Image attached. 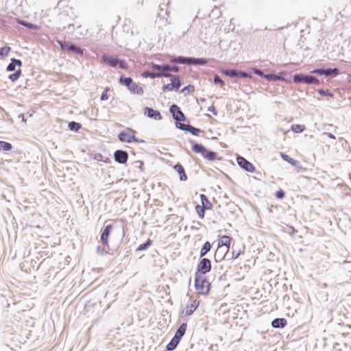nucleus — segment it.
Returning <instances> with one entry per match:
<instances>
[{"label": "nucleus", "mask_w": 351, "mask_h": 351, "mask_svg": "<svg viewBox=\"0 0 351 351\" xmlns=\"http://www.w3.org/2000/svg\"><path fill=\"white\" fill-rule=\"evenodd\" d=\"M189 142L191 144V150L196 154H201L204 158L209 161L221 160L222 157L219 156L217 153L208 149L201 143H198L192 139Z\"/></svg>", "instance_id": "f257e3e1"}, {"label": "nucleus", "mask_w": 351, "mask_h": 351, "mask_svg": "<svg viewBox=\"0 0 351 351\" xmlns=\"http://www.w3.org/2000/svg\"><path fill=\"white\" fill-rule=\"evenodd\" d=\"M119 83L127 87L128 90L132 94L141 95L143 93V89L138 86L132 77L121 75L119 79Z\"/></svg>", "instance_id": "f03ea898"}, {"label": "nucleus", "mask_w": 351, "mask_h": 351, "mask_svg": "<svg viewBox=\"0 0 351 351\" xmlns=\"http://www.w3.org/2000/svg\"><path fill=\"white\" fill-rule=\"evenodd\" d=\"M101 60L104 64L113 68L126 69L128 67L126 62L117 56L104 53L101 57Z\"/></svg>", "instance_id": "7ed1b4c3"}, {"label": "nucleus", "mask_w": 351, "mask_h": 351, "mask_svg": "<svg viewBox=\"0 0 351 351\" xmlns=\"http://www.w3.org/2000/svg\"><path fill=\"white\" fill-rule=\"evenodd\" d=\"M150 67L154 70L157 71L158 73L163 74L162 77H169L171 74V72L178 73L180 71V67L176 65H170L168 64H158L154 62L150 63Z\"/></svg>", "instance_id": "20e7f679"}, {"label": "nucleus", "mask_w": 351, "mask_h": 351, "mask_svg": "<svg viewBox=\"0 0 351 351\" xmlns=\"http://www.w3.org/2000/svg\"><path fill=\"white\" fill-rule=\"evenodd\" d=\"M57 43L61 49L66 53L81 56L84 55V49L70 41L57 40Z\"/></svg>", "instance_id": "39448f33"}, {"label": "nucleus", "mask_w": 351, "mask_h": 351, "mask_svg": "<svg viewBox=\"0 0 351 351\" xmlns=\"http://www.w3.org/2000/svg\"><path fill=\"white\" fill-rule=\"evenodd\" d=\"M195 287L199 294L208 295L210 289V283L206 276H195Z\"/></svg>", "instance_id": "423d86ee"}, {"label": "nucleus", "mask_w": 351, "mask_h": 351, "mask_svg": "<svg viewBox=\"0 0 351 351\" xmlns=\"http://www.w3.org/2000/svg\"><path fill=\"white\" fill-rule=\"evenodd\" d=\"M293 81L295 84L319 85L320 81L313 76L305 73H295L293 75Z\"/></svg>", "instance_id": "0eeeda50"}, {"label": "nucleus", "mask_w": 351, "mask_h": 351, "mask_svg": "<svg viewBox=\"0 0 351 351\" xmlns=\"http://www.w3.org/2000/svg\"><path fill=\"white\" fill-rule=\"evenodd\" d=\"M310 73L319 76H324L326 78H334L340 74V71L337 67L329 68L322 66L314 69Z\"/></svg>", "instance_id": "6e6552de"}, {"label": "nucleus", "mask_w": 351, "mask_h": 351, "mask_svg": "<svg viewBox=\"0 0 351 351\" xmlns=\"http://www.w3.org/2000/svg\"><path fill=\"white\" fill-rule=\"evenodd\" d=\"M212 269L211 261L208 258H200L197 269L195 273V276H204L209 273Z\"/></svg>", "instance_id": "1a4fd4ad"}, {"label": "nucleus", "mask_w": 351, "mask_h": 351, "mask_svg": "<svg viewBox=\"0 0 351 351\" xmlns=\"http://www.w3.org/2000/svg\"><path fill=\"white\" fill-rule=\"evenodd\" d=\"M113 228L112 224H107L106 225L103 229H101V232L100 235V242L104 247H106L107 250H110V247L109 245V237L111 234L112 230Z\"/></svg>", "instance_id": "9d476101"}, {"label": "nucleus", "mask_w": 351, "mask_h": 351, "mask_svg": "<svg viewBox=\"0 0 351 351\" xmlns=\"http://www.w3.org/2000/svg\"><path fill=\"white\" fill-rule=\"evenodd\" d=\"M126 130H121L118 134V138L121 142L131 143L132 141H136V137L135 136V131L131 128H128Z\"/></svg>", "instance_id": "9b49d317"}, {"label": "nucleus", "mask_w": 351, "mask_h": 351, "mask_svg": "<svg viewBox=\"0 0 351 351\" xmlns=\"http://www.w3.org/2000/svg\"><path fill=\"white\" fill-rule=\"evenodd\" d=\"M169 112L171 114L173 119L175 120L176 123L184 121L186 119L180 108L175 104L170 106Z\"/></svg>", "instance_id": "f8f14e48"}, {"label": "nucleus", "mask_w": 351, "mask_h": 351, "mask_svg": "<svg viewBox=\"0 0 351 351\" xmlns=\"http://www.w3.org/2000/svg\"><path fill=\"white\" fill-rule=\"evenodd\" d=\"M237 162L241 168L247 172L253 173L256 171L254 165L241 156H237Z\"/></svg>", "instance_id": "ddd939ff"}, {"label": "nucleus", "mask_w": 351, "mask_h": 351, "mask_svg": "<svg viewBox=\"0 0 351 351\" xmlns=\"http://www.w3.org/2000/svg\"><path fill=\"white\" fill-rule=\"evenodd\" d=\"M176 127L182 131L189 132L194 136H199L200 133L203 132L202 130L195 128L189 123L185 124L182 123H176Z\"/></svg>", "instance_id": "4468645a"}, {"label": "nucleus", "mask_w": 351, "mask_h": 351, "mask_svg": "<svg viewBox=\"0 0 351 351\" xmlns=\"http://www.w3.org/2000/svg\"><path fill=\"white\" fill-rule=\"evenodd\" d=\"M228 252L229 250L224 247H220L217 246L214 254L215 261L218 263L221 262L224 259H228Z\"/></svg>", "instance_id": "2eb2a0df"}, {"label": "nucleus", "mask_w": 351, "mask_h": 351, "mask_svg": "<svg viewBox=\"0 0 351 351\" xmlns=\"http://www.w3.org/2000/svg\"><path fill=\"white\" fill-rule=\"evenodd\" d=\"M114 158L115 162L124 165L128 160V153L122 149H117L114 152Z\"/></svg>", "instance_id": "dca6fc26"}, {"label": "nucleus", "mask_w": 351, "mask_h": 351, "mask_svg": "<svg viewBox=\"0 0 351 351\" xmlns=\"http://www.w3.org/2000/svg\"><path fill=\"white\" fill-rule=\"evenodd\" d=\"M144 114L147 117L154 120H161L162 119L161 113L158 110H154L152 107H145L144 108Z\"/></svg>", "instance_id": "f3484780"}, {"label": "nucleus", "mask_w": 351, "mask_h": 351, "mask_svg": "<svg viewBox=\"0 0 351 351\" xmlns=\"http://www.w3.org/2000/svg\"><path fill=\"white\" fill-rule=\"evenodd\" d=\"M287 72L285 71H280L278 74L267 73V75L266 76V80L269 82H287V80L285 78Z\"/></svg>", "instance_id": "a211bd4d"}, {"label": "nucleus", "mask_w": 351, "mask_h": 351, "mask_svg": "<svg viewBox=\"0 0 351 351\" xmlns=\"http://www.w3.org/2000/svg\"><path fill=\"white\" fill-rule=\"evenodd\" d=\"M287 325V320L284 317H277L271 321V326L276 329L284 328Z\"/></svg>", "instance_id": "6ab92c4d"}, {"label": "nucleus", "mask_w": 351, "mask_h": 351, "mask_svg": "<svg viewBox=\"0 0 351 351\" xmlns=\"http://www.w3.org/2000/svg\"><path fill=\"white\" fill-rule=\"evenodd\" d=\"M232 237L228 235H223L219 238L217 242V246L220 247L227 248L230 250Z\"/></svg>", "instance_id": "aec40b11"}, {"label": "nucleus", "mask_w": 351, "mask_h": 351, "mask_svg": "<svg viewBox=\"0 0 351 351\" xmlns=\"http://www.w3.org/2000/svg\"><path fill=\"white\" fill-rule=\"evenodd\" d=\"M280 156L283 160L287 162L289 164L295 167L296 169H302L301 164L298 160L291 158L289 155L283 152H280Z\"/></svg>", "instance_id": "412c9836"}, {"label": "nucleus", "mask_w": 351, "mask_h": 351, "mask_svg": "<svg viewBox=\"0 0 351 351\" xmlns=\"http://www.w3.org/2000/svg\"><path fill=\"white\" fill-rule=\"evenodd\" d=\"M173 168L179 174V178L180 181H186L187 180V176L185 172V169L180 163H176L175 165H173Z\"/></svg>", "instance_id": "4be33fe9"}, {"label": "nucleus", "mask_w": 351, "mask_h": 351, "mask_svg": "<svg viewBox=\"0 0 351 351\" xmlns=\"http://www.w3.org/2000/svg\"><path fill=\"white\" fill-rule=\"evenodd\" d=\"M220 72L226 76L231 78H239L240 70L237 69H221Z\"/></svg>", "instance_id": "5701e85b"}, {"label": "nucleus", "mask_w": 351, "mask_h": 351, "mask_svg": "<svg viewBox=\"0 0 351 351\" xmlns=\"http://www.w3.org/2000/svg\"><path fill=\"white\" fill-rule=\"evenodd\" d=\"M187 328V324L184 322L180 324V326L178 328L174 335V337L179 339L180 341L184 335Z\"/></svg>", "instance_id": "b1692460"}, {"label": "nucleus", "mask_w": 351, "mask_h": 351, "mask_svg": "<svg viewBox=\"0 0 351 351\" xmlns=\"http://www.w3.org/2000/svg\"><path fill=\"white\" fill-rule=\"evenodd\" d=\"M21 65H22L21 60L13 58L11 59V62L7 66L6 71L8 72L15 71H16V66H19V67H21Z\"/></svg>", "instance_id": "393cba45"}, {"label": "nucleus", "mask_w": 351, "mask_h": 351, "mask_svg": "<svg viewBox=\"0 0 351 351\" xmlns=\"http://www.w3.org/2000/svg\"><path fill=\"white\" fill-rule=\"evenodd\" d=\"M199 304V301L193 300L191 304H187L186 306V315H191L197 309Z\"/></svg>", "instance_id": "a878e982"}, {"label": "nucleus", "mask_w": 351, "mask_h": 351, "mask_svg": "<svg viewBox=\"0 0 351 351\" xmlns=\"http://www.w3.org/2000/svg\"><path fill=\"white\" fill-rule=\"evenodd\" d=\"M172 86L175 91H178L182 86L180 77L178 75H172L170 77Z\"/></svg>", "instance_id": "bb28decb"}, {"label": "nucleus", "mask_w": 351, "mask_h": 351, "mask_svg": "<svg viewBox=\"0 0 351 351\" xmlns=\"http://www.w3.org/2000/svg\"><path fill=\"white\" fill-rule=\"evenodd\" d=\"M162 75H163V74L158 73L157 71H154V70L153 71H144L141 74V76L143 77H145V78L149 77L152 79L162 77Z\"/></svg>", "instance_id": "cd10ccee"}, {"label": "nucleus", "mask_w": 351, "mask_h": 351, "mask_svg": "<svg viewBox=\"0 0 351 351\" xmlns=\"http://www.w3.org/2000/svg\"><path fill=\"white\" fill-rule=\"evenodd\" d=\"M212 248V244L210 243V241H206L199 252V257L200 258H205L204 256L210 251Z\"/></svg>", "instance_id": "c85d7f7f"}, {"label": "nucleus", "mask_w": 351, "mask_h": 351, "mask_svg": "<svg viewBox=\"0 0 351 351\" xmlns=\"http://www.w3.org/2000/svg\"><path fill=\"white\" fill-rule=\"evenodd\" d=\"M16 22L18 24L22 25V26H24L25 27H27V29H38V26L36 24H34V23H29L28 21H23V20H21V19H16Z\"/></svg>", "instance_id": "c756f323"}, {"label": "nucleus", "mask_w": 351, "mask_h": 351, "mask_svg": "<svg viewBox=\"0 0 351 351\" xmlns=\"http://www.w3.org/2000/svg\"><path fill=\"white\" fill-rule=\"evenodd\" d=\"M200 200H201V203L202 204V206H203L206 210L212 209L213 204L210 202L208 197L206 195L201 194L200 195Z\"/></svg>", "instance_id": "7c9ffc66"}, {"label": "nucleus", "mask_w": 351, "mask_h": 351, "mask_svg": "<svg viewBox=\"0 0 351 351\" xmlns=\"http://www.w3.org/2000/svg\"><path fill=\"white\" fill-rule=\"evenodd\" d=\"M180 341L174 337L171 339V340L167 343L166 346V350L168 351H173L174 350L176 347L178 346L179 342Z\"/></svg>", "instance_id": "2f4dec72"}, {"label": "nucleus", "mask_w": 351, "mask_h": 351, "mask_svg": "<svg viewBox=\"0 0 351 351\" xmlns=\"http://www.w3.org/2000/svg\"><path fill=\"white\" fill-rule=\"evenodd\" d=\"M68 128L71 131L78 132L79 130L82 128V125L80 123L72 121L69 122Z\"/></svg>", "instance_id": "473e14b6"}, {"label": "nucleus", "mask_w": 351, "mask_h": 351, "mask_svg": "<svg viewBox=\"0 0 351 351\" xmlns=\"http://www.w3.org/2000/svg\"><path fill=\"white\" fill-rule=\"evenodd\" d=\"M152 244V241L150 239H147L144 243L140 244L136 251H145L147 250Z\"/></svg>", "instance_id": "72a5a7b5"}, {"label": "nucleus", "mask_w": 351, "mask_h": 351, "mask_svg": "<svg viewBox=\"0 0 351 351\" xmlns=\"http://www.w3.org/2000/svg\"><path fill=\"white\" fill-rule=\"evenodd\" d=\"M178 64L193 65V57L179 56Z\"/></svg>", "instance_id": "f704fd0d"}, {"label": "nucleus", "mask_w": 351, "mask_h": 351, "mask_svg": "<svg viewBox=\"0 0 351 351\" xmlns=\"http://www.w3.org/2000/svg\"><path fill=\"white\" fill-rule=\"evenodd\" d=\"M208 60L204 58H195L193 57V65L204 66L207 64Z\"/></svg>", "instance_id": "c9c22d12"}, {"label": "nucleus", "mask_w": 351, "mask_h": 351, "mask_svg": "<svg viewBox=\"0 0 351 351\" xmlns=\"http://www.w3.org/2000/svg\"><path fill=\"white\" fill-rule=\"evenodd\" d=\"M232 250L231 254H228V260L236 259V258H239V256H240V254L241 253V250L240 249L237 250L234 245H232Z\"/></svg>", "instance_id": "e433bc0d"}, {"label": "nucleus", "mask_w": 351, "mask_h": 351, "mask_svg": "<svg viewBox=\"0 0 351 351\" xmlns=\"http://www.w3.org/2000/svg\"><path fill=\"white\" fill-rule=\"evenodd\" d=\"M13 148L12 145L8 142L0 141V151L9 152Z\"/></svg>", "instance_id": "4c0bfd02"}, {"label": "nucleus", "mask_w": 351, "mask_h": 351, "mask_svg": "<svg viewBox=\"0 0 351 351\" xmlns=\"http://www.w3.org/2000/svg\"><path fill=\"white\" fill-rule=\"evenodd\" d=\"M291 130L294 133H302L306 130V127L304 125L293 124L291 125Z\"/></svg>", "instance_id": "58836bf2"}, {"label": "nucleus", "mask_w": 351, "mask_h": 351, "mask_svg": "<svg viewBox=\"0 0 351 351\" xmlns=\"http://www.w3.org/2000/svg\"><path fill=\"white\" fill-rule=\"evenodd\" d=\"M93 158L97 161H101V162H104L105 163H110V159L107 158V157H104L100 153H96L94 154L93 156Z\"/></svg>", "instance_id": "ea45409f"}, {"label": "nucleus", "mask_w": 351, "mask_h": 351, "mask_svg": "<svg viewBox=\"0 0 351 351\" xmlns=\"http://www.w3.org/2000/svg\"><path fill=\"white\" fill-rule=\"evenodd\" d=\"M195 209L198 215V217L201 219H203L205 216V211L206 209L203 206L199 204L195 206Z\"/></svg>", "instance_id": "a19ab883"}, {"label": "nucleus", "mask_w": 351, "mask_h": 351, "mask_svg": "<svg viewBox=\"0 0 351 351\" xmlns=\"http://www.w3.org/2000/svg\"><path fill=\"white\" fill-rule=\"evenodd\" d=\"M21 74V69H19L18 70L15 71L14 73H12L8 75V79L10 80L12 82L16 81L20 75Z\"/></svg>", "instance_id": "79ce46f5"}, {"label": "nucleus", "mask_w": 351, "mask_h": 351, "mask_svg": "<svg viewBox=\"0 0 351 351\" xmlns=\"http://www.w3.org/2000/svg\"><path fill=\"white\" fill-rule=\"evenodd\" d=\"M11 48L7 45L0 47V58H3L7 56Z\"/></svg>", "instance_id": "37998d69"}, {"label": "nucleus", "mask_w": 351, "mask_h": 351, "mask_svg": "<svg viewBox=\"0 0 351 351\" xmlns=\"http://www.w3.org/2000/svg\"><path fill=\"white\" fill-rule=\"evenodd\" d=\"M251 71L255 74V75H258L259 77H263L265 79H266V76L267 75V74H265L264 72L259 69H257V68H252L251 69Z\"/></svg>", "instance_id": "c03bdc74"}, {"label": "nucleus", "mask_w": 351, "mask_h": 351, "mask_svg": "<svg viewBox=\"0 0 351 351\" xmlns=\"http://www.w3.org/2000/svg\"><path fill=\"white\" fill-rule=\"evenodd\" d=\"M213 83L215 84H219L221 87H223L225 85L224 82L218 75H215L213 76Z\"/></svg>", "instance_id": "a18cd8bd"}, {"label": "nucleus", "mask_w": 351, "mask_h": 351, "mask_svg": "<svg viewBox=\"0 0 351 351\" xmlns=\"http://www.w3.org/2000/svg\"><path fill=\"white\" fill-rule=\"evenodd\" d=\"M285 192L281 189L276 191L275 193V197L277 199H282L285 197Z\"/></svg>", "instance_id": "49530a36"}, {"label": "nucleus", "mask_w": 351, "mask_h": 351, "mask_svg": "<svg viewBox=\"0 0 351 351\" xmlns=\"http://www.w3.org/2000/svg\"><path fill=\"white\" fill-rule=\"evenodd\" d=\"M108 91H109V88H106L104 89V90L102 92V93L101 95V97H100V99L101 101H106L108 99V97H109L108 94Z\"/></svg>", "instance_id": "de8ad7c7"}, {"label": "nucleus", "mask_w": 351, "mask_h": 351, "mask_svg": "<svg viewBox=\"0 0 351 351\" xmlns=\"http://www.w3.org/2000/svg\"><path fill=\"white\" fill-rule=\"evenodd\" d=\"M162 90L163 92H167V91H172V90H174L173 86H172V84H165L162 86Z\"/></svg>", "instance_id": "09e8293b"}, {"label": "nucleus", "mask_w": 351, "mask_h": 351, "mask_svg": "<svg viewBox=\"0 0 351 351\" xmlns=\"http://www.w3.org/2000/svg\"><path fill=\"white\" fill-rule=\"evenodd\" d=\"M318 93L322 96H332V93L328 90L319 89Z\"/></svg>", "instance_id": "8fccbe9b"}, {"label": "nucleus", "mask_w": 351, "mask_h": 351, "mask_svg": "<svg viewBox=\"0 0 351 351\" xmlns=\"http://www.w3.org/2000/svg\"><path fill=\"white\" fill-rule=\"evenodd\" d=\"M239 73V78H251L252 75L250 73H247L243 71H240Z\"/></svg>", "instance_id": "3c124183"}, {"label": "nucleus", "mask_w": 351, "mask_h": 351, "mask_svg": "<svg viewBox=\"0 0 351 351\" xmlns=\"http://www.w3.org/2000/svg\"><path fill=\"white\" fill-rule=\"evenodd\" d=\"M110 250H106L104 248H101V246H97V252L98 254H100V255H104L105 254H108L110 253L109 252Z\"/></svg>", "instance_id": "603ef678"}, {"label": "nucleus", "mask_w": 351, "mask_h": 351, "mask_svg": "<svg viewBox=\"0 0 351 351\" xmlns=\"http://www.w3.org/2000/svg\"><path fill=\"white\" fill-rule=\"evenodd\" d=\"M125 236V232H124V229L123 228H121L119 230V243H121L123 237Z\"/></svg>", "instance_id": "864d4df0"}, {"label": "nucleus", "mask_w": 351, "mask_h": 351, "mask_svg": "<svg viewBox=\"0 0 351 351\" xmlns=\"http://www.w3.org/2000/svg\"><path fill=\"white\" fill-rule=\"evenodd\" d=\"M185 90H187L188 92H193L194 86L192 85H187L182 88V90H181V93H183Z\"/></svg>", "instance_id": "5fc2aeb1"}, {"label": "nucleus", "mask_w": 351, "mask_h": 351, "mask_svg": "<svg viewBox=\"0 0 351 351\" xmlns=\"http://www.w3.org/2000/svg\"><path fill=\"white\" fill-rule=\"evenodd\" d=\"M134 163L136 164V167H138L141 171H143V162L142 160H136Z\"/></svg>", "instance_id": "6e6d98bb"}, {"label": "nucleus", "mask_w": 351, "mask_h": 351, "mask_svg": "<svg viewBox=\"0 0 351 351\" xmlns=\"http://www.w3.org/2000/svg\"><path fill=\"white\" fill-rule=\"evenodd\" d=\"M208 111L212 112L215 116L217 114V111L215 107L213 105L208 108Z\"/></svg>", "instance_id": "4d7b16f0"}, {"label": "nucleus", "mask_w": 351, "mask_h": 351, "mask_svg": "<svg viewBox=\"0 0 351 351\" xmlns=\"http://www.w3.org/2000/svg\"><path fill=\"white\" fill-rule=\"evenodd\" d=\"M179 60V56H174V57H171L169 60V62L171 63V64H178V60Z\"/></svg>", "instance_id": "13d9d810"}, {"label": "nucleus", "mask_w": 351, "mask_h": 351, "mask_svg": "<svg viewBox=\"0 0 351 351\" xmlns=\"http://www.w3.org/2000/svg\"><path fill=\"white\" fill-rule=\"evenodd\" d=\"M322 136H327L328 137L332 138V139H335V135H333L332 133H329V132H324L322 134Z\"/></svg>", "instance_id": "bf43d9fd"}, {"label": "nucleus", "mask_w": 351, "mask_h": 351, "mask_svg": "<svg viewBox=\"0 0 351 351\" xmlns=\"http://www.w3.org/2000/svg\"><path fill=\"white\" fill-rule=\"evenodd\" d=\"M66 16H67V14H66L64 12L60 14V20H64L65 18H66Z\"/></svg>", "instance_id": "052dcab7"}, {"label": "nucleus", "mask_w": 351, "mask_h": 351, "mask_svg": "<svg viewBox=\"0 0 351 351\" xmlns=\"http://www.w3.org/2000/svg\"><path fill=\"white\" fill-rule=\"evenodd\" d=\"M71 26H73V27L74 25H73L72 23H68L66 25H64V26L62 27V28H63V29H66V28H67V29H69L71 28Z\"/></svg>", "instance_id": "680f3d73"}, {"label": "nucleus", "mask_w": 351, "mask_h": 351, "mask_svg": "<svg viewBox=\"0 0 351 351\" xmlns=\"http://www.w3.org/2000/svg\"><path fill=\"white\" fill-rule=\"evenodd\" d=\"M19 118H21L23 121L26 122V119H25V116L23 114H20L19 115Z\"/></svg>", "instance_id": "e2e57ef3"}, {"label": "nucleus", "mask_w": 351, "mask_h": 351, "mask_svg": "<svg viewBox=\"0 0 351 351\" xmlns=\"http://www.w3.org/2000/svg\"><path fill=\"white\" fill-rule=\"evenodd\" d=\"M132 142H136V143H145V141H144V140H143V139H140V138H136V141H132Z\"/></svg>", "instance_id": "0e129e2a"}, {"label": "nucleus", "mask_w": 351, "mask_h": 351, "mask_svg": "<svg viewBox=\"0 0 351 351\" xmlns=\"http://www.w3.org/2000/svg\"><path fill=\"white\" fill-rule=\"evenodd\" d=\"M339 343H336L334 344L333 348H334V349H336V350H340L339 348Z\"/></svg>", "instance_id": "69168bd1"}]
</instances>
